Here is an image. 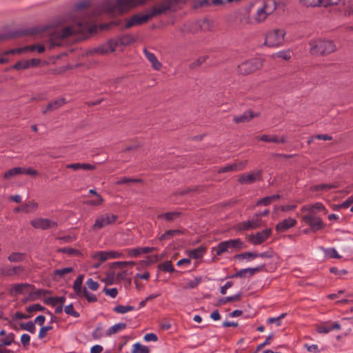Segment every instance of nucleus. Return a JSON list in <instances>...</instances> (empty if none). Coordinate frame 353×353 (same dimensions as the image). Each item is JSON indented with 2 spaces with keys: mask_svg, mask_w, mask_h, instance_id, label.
Masks as SVG:
<instances>
[{
  "mask_svg": "<svg viewBox=\"0 0 353 353\" xmlns=\"http://www.w3.org/2000/svg\"><path fill=\"white\" fill-rule=\"evenodd\" d=\"M159 269L164 272H174L175 270L170 261H166L159 265Z\"/></svg>",
  "mask_w": 353,
  "mask_h": 353,
  "instance_id": "obj_42",
  "label": "nucleus"
},
{
  "mask_svg": "<svg viewBox=\"0 0 353 353\" xmlns=\"http://www.w3.org/2000/svg\"><path fill=\"white\" fill-rule=\"evenodd\" d=\"M180 216V212H165L158 216L159 219H165L168 221H172L176 219Z\"/></svg>",
  "mask_w": 353,
  "mask_h": 353,
  "instance_id": "obj_36",
  "label": "nucleus"
},
{
  "mask_svg": "<svg viewBox=\"0 0 353 353\" xmlns=\"http://www.w3.org/2000/svg\"><path fill=\"white\" fill-rule=\"evenodd\" d=\"M21 270V267H12L1 269V274L5 276H12L19 273Z\"/></svg>",
  "mask_w": 353,
  "mask_h": 353,
  "instance_id": "obj_38",
  "label": "nucleus"
},
{
  "mask_svg": "<svg viewBox=\"0 0 353 353\" xmlns=\"http://www.w3.org/2000/svg\"><path fill=\"white\" fill-rule=\"evenodd\" d=\"M241 294L239 293V294H235L234 296L225 297L221 300V302L223 304H225L228 302L239 301L241 299Z\"/></svg>",
  "mask_w": 353,
  "mask_h": 353,
  "instance_id": "obj_53",
  "label": "nucleus"
},
{
  "mask_svg": "<svg viewBox=\"0 0 353 353\" xmlns=\"http://www.w3.org/2000/svg\"><path fill=\"white\" fill-rule=\"evenodd\" d=\"M300 3L307 7L323 6L337 5L340 0H299Z\"/></svg>",
  "mask_w": 353,
  "mask_h": 353,
  "instance_id": "obj_15",
  "label": "nucleus"
},
{
  "mask_svg": "<svg viewBox=\"0 0 353 353\" xmlns=\"http://www.w3.org/2000/svg\"><path fill=\"white\" fill-rule=\"evenodd\" d=\"M296 224V219L288 218L278 223L275 227V230L278 233H282L294 227Z\"/></svg>",
  "mask_w": 353,
  "mask_h": 353,
  "instance_id": "obj_18",
  "label": "nucleus"
},
{
  "mask_svg": "<svg viewBox=\"0 0 353 353\" xmlns=\"http://www.w3.org/2000/svg\"><path fill=\"white\" fill-rule=\"evenodd\" d=\"M118 219V216L113 214H103L98 216L93 225V230H98L105 226L113 224Z\"/></svg>",
  "mask_w": 353,
  "mask_h": 353,
  "instance_id": "obj_9",
  "label": "nucleus"
},
{
  "mask_svg": "<svg viewBox=\"0 0 353 353\" xmlns=\"http://www.w3.org/2000/svg\"><path fill=\"white\" fill-rule=\"evenodd\" d=\"M276 7V2L274 0H265L263 6L258 8L252 16L254 23H261L264 22L268 16L275 11Z\"/></svg>",
  "mask_w": 353,
  "mask_h": 353,
  "instance_id": "obj_4",
  "label": "nucleus"
},
{
  "mask_svg": "<svg viewBox=\"0 0 353 353\" xmlns=\"http://www.w3.org/2000/svg\"><path fill=\"white\" fill-rule=\"evenodd\" d=\"M261 173L260 172H252L247 174H242L239 181L241 183L250 184L256 181L260 180Z\"/></svg>",
  "mask_w": 353,
  "mask_h": 353,
  "instance_id": "obj_20",
  "label": "nucleus"
},
{
  "mask_svg": "<svg viewBox=\"0 0 353 353\" xmlns=\"http://www.w3.org/2000/svg\"><path fill=\"white\" fill-rule=\"evenodd\" d=\"M134 264H135V263L133 261H117V262H114L113 263L114 266H116V267H118L120 268H123L125 267H127L128 265H133Z\"/></svg>",
  "mask_w": 353,
  "mask_h": 353,
  "instance_id": "obj_62",
  "label": "nucleus"
},
{
  "mask_svg": "<svg viewBox=\"0 0 353 353\" xmlns=\"http://www.w3.org/2000/svg\"><path fill=\"white\" fill-rule=\"evenodd\" d=\"M112 40L115 43V49L119 46L130 45L134 41V38L130 34L123 35L117 38L112 39Z\"/></svg>",
  "mask_w": 353,
  "mask_h": 353,
  "instance_id": "obj_22",
  "label": "nucleus"
},
{
  "mask_svg": "<svg viewBox=\"0 0 353 353\" xmlns=\"http://www.w3.org/2000/svg\"><path fill=\"white\" fill-rule=\"evenodd\" d=\"M301 210L303 212H307L309 213L314 214V210L316 211H323L325 213H327V210L325 208V206L321 203H316L313 205H303L301 208Z\"/></svg>",
  "mask_w": 353,
  "mask_h": 353,
  "instance_id": "obj_25",
  "label": "nucleus"
},
{
  "mask_svg": "<svg viewBox=\"0 0 353 353\" xmlns=\"http://www.w3.org/2000/svg\"><path fill=\"white\" fill-rule=\"evenodd\" d=\"M286 31L283 28H274L269 30L265 37L264 45L271 48H278L284 43Z\"/></svg>",
  "mask_w": 353,
  "mask_h": 353,
  "instance_id": "obj_5",
  "label": "nucleus"
},
{
  "mask_svg": "<svg viewBox=\"0 0 353 353\" xmlns=\"http://www.w3.org/2000/svg\"><path fill=\"white\" fill-rule=\"evenodd\" d=\"M14 334L10 333L0 339L2 345H10L14 341Z\"/></svg>",
  "mask_w": 353,
  "mask_h": 353,
  "instance_id": "obj_51",
  "label": "nucleus"
},
{
  "mask_svg": "<svg viewBox=\"0 0 353 353\" xmlns=\"http://www.w3.org/2000/svg\"><path fill=\"white\" fill-rule=\"evenodd\" d=\"M33 288L32 285L28 283H18L11 285L9 292L12 296L22 294L29 292Z\"/></svg>",
  "mask_w": 353,
  "mask_h": 353,
  "instance_id": "obj_17",
  "label": "nucleus"
},
{
  "mask_svg": "<svg viewBox=\"0 0 353 353\" xmlns=\"http://www.w3.org/2000/svg\"><path fill=\"white\" fill-rule=\"evenodd\" d=\"M241 0H212V3L215 6L222 5L224 3H238Z\"/></svg>",
  "mask_w": 353,
  "mask_h": 353,
  "instance_id": "obj_58",
  "label": "nucleus"
},
{
  "mask_svg": "<svg viewBox=\"0 0 353 353\" xmlns=\"http://www.w3.org/2000/svg\"><path fill=\"white\" fill-rule=\"evenodd\" d=\"M236 257L238 259H248L249 261H252L254 259L258 257V253L248 252H245V253H242V254H238L236 256Z\"/></svg>",
  "mask_w": 353,
  "mask_h": 353,
  "instance_id": "obj_47",
  "label": "nucleus"
},
{
  "mask_svg": "<svg viewBox=\"0 0 353 353\" xmlns=\"http://www.w3.org/2000/svg\"><path fill=\"white\" fill-rule=\"evenodd\" d=\"M73 272V268L71 267L64 268L62 269L55 270L54 272V275L59 276L60 277H63L67 274Z\"/></svg>",
  "mask_w": 353,
  "mask_h": 353,
  "instance_id": "obj_48",
  "label": "nucleus"
},
{
  "mask_svg": "<svg viewBox=\"0 0 353 353\" xmlns=\"http://www.w3.org/2000/svg\"><path fill=\"white\" fill-rule=\"evenodd\" d=\"M134 310L135 307L134 306L119 305L114 307V311L119 314H125Z\"/></svg>",
  "mask_w": 353,
  "mask_h": 353,
  "instance_id": "obj_40",
  "label": "nucleus"
},
{
  "mask_svg": "<svg viewBox=\"0 0 353 353\" xmlns=\"http://www.w3.org/2000/svg\"><path fill=\"white\" fill-rule=\"evenodd\" d=\"M258 140L264 141V142H273L276 143H285V138L284 137H282L281 138H278L276 136H269L267 134H263L261 137H257L256 138Z\"/></svg>",
  "mask_w": 353,
  "mask_h": 353,
  "instance_id": "obj_31",
  "label": "nucleus"
},
{
  "mask_svg": "<svg viewBox=\"0 0 353 353\" xmlns=\"http://www.w3.org/2000/svg\"><path fill=\"white\" fill-rule=\"evenodd\" d=\"M341 329V325L337 322H334L332 323H325L317 327V331L319 333L327 334L332 330H339Z\"/></svg>",
  "mask_w": 353,
  "mask_h": 353,
  "instance_id": "obj_21",
  "label": "nucleus"
},
{
  "mask_svg": "<svg viewBox=\"0 0 353 353\" xmlns=\"http://www.w3.org/2000/svg\"><path fill=\"white\" fill-rule=\"evenodd\" d=\"M83 280V275H79L77 276L73 283V289L79 296H82V292L84 290V288H82Z\"/></svg>",
  "mask_w": 353,
  "mask_h": 353,
  "instance_id": "obj_33",
  "label": "nucleus"
},
{
  "mask_svg": "<svg viewBox=\"0 0 353 353\" xmlns=\"http://www.w3.org/2000/svg\"><path fill=\"white\" fill-rule=\"evenodd\" d=\"M28 51L37 50L39 53H43L45 51V46L42 44H34L32 46H28Z\"/></svg>",
  "mask_w": 353,
  "mask_h": 353,
  "instance_id": "obj_57",
  "label": "nucleus"
},
{
  "mask_svg": "<svg viewBox=\"0 0 353 353\" xmlns=\"http://www.w3.org/2000/svg\"><path fill=\"white\" fill-rule=\"evenodd\" d=\"M21 328L30 332L32 334H34L36 332V327L34 323L29 321L27 323H23L21 324Z\"/></svg>",
  "mask_w": 353,
  "mask_h": 353,
  "instance_id": "obj_43",
  "label": "nucleus"
},
{
  "mask_svg": "<svg viewBox=\"0 0 353 353\" xmlns=\"http://www.w3.org/2000/svg\"><path fill=\"white\" fill-rule=\"evenodd\" d=\"M184 2L185 0H163L145 13L140 12L126 19L125 28H130L133 26H140L148 22L154 17L161 15L168 11H175Z\"/></svg>",
  "mask_w": 353,
  "mask_h": 353,
  "instance_id": "obj_2",
  "label": "nucleus"
},
{
  "mask_svg": "<svg viewBox=\"0 0 353 353\" xmlns=\"http://www.w3.org/2000/svg\"><path fill=\"white\" fill-rule=\"evenodd\" d=\"M64 311L67 314L71 315L74 317L77 318V317L79 316V314L74 310L72 304H70V305L65 306Z\"/></svg>",
  "mask_w": 353,
  "mask_h": 353,
  "instance_id": "obj_55",
  "label": "nucleus"
},
{
  "mask_svg": "<svg viewBox=\"0 0 353 353\" xmlns=\"http://www.w3.org/2000/svg\"><path fill=\"white\" fill-rule=\"evenodd\" d=\"M66 168L68 169H72L74 171L79 170H92L95 168V166L91 164L88 163H70L67 164Z\"/></svg>",
  "mask_w": 353,
  "mask_h": 353,
  "instance_id": "obj_28",
  "label": "nucleus"
},
{
  "mask_svg": "<svg viewBox=\"0 0 353 353\" xmlns=\"http://www.w3.org/2000/svg\"><path fill=\"white\" fill-rule=\"evenodd\" d=\"M183 234V231L181 230H170L162 234L159 239L160 241H165L171 239L172 237L181 235Z\"/></svg>",
  "mask_w": 353,
  "mask_h": 353,
  "instance_id": "obj_29",
  "label": "nucleus"
},
{
  "mask_svg": "<svg viewBox=\"0 0 353 353\" xmlns=\"http://www.w3.org/2000/svg\"><path fill=\"white\" fill-rule=\"evenodd\" d=\"M325 254L328 258L340 259L341 257L334 248L325 249Z\"/></svg>",
  "mask_w": 353,
  "mask_h": 353,
  "instance_id": "obj_49",
  "label": "nucleus"
},
{
  "mask_svg": "<svg viewBox=\"0 0 353 353\" xmlns=\"http://www.w3.org/2000/svg\"><path fill=\"white\" fill-rule=\"evenodd\" d=\"M148 0H108L96 8L92 14L85 12L89 6L88 1L77 3L74 10L69 14L60 17L49 26L38 28L35 34H41L50 49L60 46L64 40L73 35L84 36L92 33L95 30L94 18L102 13L108 14L115 12L128 11L138 6L145 3Z\"/></svg>",
  "mask_w": 353,
  "mask_h": 353,
  "instance_id": "obj_1",
  "label": "nucleus"
},
{
  "mask_svg": "<svg viewBox=\"0 0 353 353\" xmlns=\"http://www.w3.org/2000/svg\"><path fill=\"white\" fill-rule=\"evenodd\" d=\"M310 52L312 55H325L336 50V45L331 40L321 38L312 39L309 42Z\"/></svg>",
  "mask_w": 353,
  "mask_h": 353,
  "instance_id": "obj_3",
  "label": "nucleus"
},
{
  "mask_svg": "<svg viewBox=\"0 0 353 353\" xmlns=\"http://www.w3.org/2000/svg\"><path fill=\"white\" fill-rule=\"evenodd\" d=\"M145 56L146 57L147 59L152 64V68L155 70H159L161 68V63L158 61L156 56L152 53L147 50H144L143 51Z\"/></svg>",
  "mask_w": 353,
  "mask_h": 353,
  "instance_id": "obj_26",
  "label": "nucleus"
},
{
  "mask_svg": "<svg viewBox=\"0 0 353 353\" xmlns=\"http://www.w3.org/2000/svg\"><path fill=\"white\" fill-rule=\"evenodd\" d=\"M201 278L196 277L193 280H189L187 281L184 288L185 289H193L196 288L201 283Z\"/></svg>",
  "mask_w": 353,
  "mask_h": 353,
  "instance_id": "obj_44",
  "label": "nucleus"
},
{
  "mask_svg": "<svg viewBox=\"0 0 353 353\" xmlns=\"http://www.w3.org/2000/svg\"><path fill=\"white\" fill-rule=\"evenodd\" d=\"M30 341V336L28 334H23L21 336V342L23 346L29 345Z\"/></svg>",
  "mask_w": 353,
  "mask_h": 353,
  "instance_id": "obj_64",
  "label": "nucleus"
},
{
  "mask_svg": "<svg viewBox=\"0 0 353 353\" xmlns=\"http://www.w3.org/2000/svg\"><path fill=\"white\" fill-rule=\"evenodd\" d=\"M28 51V46L22 48H18L16 49H12L6 51L3 54L4 55H8V54H21L24 53Z\"/></svg>",
  "mask_w": 353,
  "mask_h": 353,
  "instance_id": "obj_45",
  "label": "nucleus"
},
{
  "mask_svg": "<svg viewBox=\"0 0 353 353\" xmlns=\"http://www.w3.org/2000/svg\"><path fill=\"white\" fill-rule=\"evenodd\" d=\"M16 175H18L17 170L16 168H12L4 173L3 177L6 179H9Z\"/></svg>",
  "mask_w": 353,
  "mask_h": 353,
  "instance_id": "obj_61",
  "label": "nucleus"
},
{
  "mask_svg": "<svg viewBox=\"0 0 353 353\" xmlns=\"http://www.w3.org/2000/svg\"><path fill=\"white\" fill-rule=\"evenodd\" d=\"M115 50V43L112 41V39H110L106 43H104L97 48L90 50L88 54L90 55H105L109 53L113 52Z\"/></svg>",
  "mask_w": 353,
  "mask_h": 353,
  "instance_id": "obj_11",
  "label": "nucleus"
},
{
  "mask_svg": "<svg viewBox=\"0 0 353 353\" xmlns=\"http://www.w3.org/2000/svg\"><path fill=\"white\" fill-rule=\"evenodd\" d=\"M103 292H105V294L106 295L110 296L112 298H115L118 294L117 289L115 288H104Z\"/></svg>",
  "mask_w": 353,
  "mask_h": 353,
  "instance_id": "obj_59",
  "label": "nucleus"
},
{
  "mask_svg": "<svg viewBox=\"0 0 353 353\" xmlns=\"http://www.w3.org/2000/svg\"><path fill=\"white\" fill-rule=\"evenodd\" d=\"M280 196L279 194H274L269 196L264 197L259 200L256 203L257 205H268L272 202L279 199Z\"/></svg>",
  "mask_w": 353,
  "mask_h": 353,
  "instance_id": "obj_35",
  "label": "nucleus"
},
{
  "mask_svg": "<svg viewBox=\"0 0 353 353\" xmlns=\"http://www.w3.org/2000/svg\"><path fill=\"white\" fill-rule=\"evenodd\" d=\"M31 225L37 229L46 230L56 227L57 223L48 219L38 218L32 220Z\"/></svg>",
  "mask_w": 353,
  "mask_h": 353,
  "instance_id": "obj_16",
  "label": "nucleus"
},
{
  "mask_svg": "<svg viewBox=\"0 0 353 353\" xmlns=\"http://www.w3.org/2000/svg\"><path fill=\"white\" fill-rule=\"evenodd\" d=\"M262 66L261 59H252L242 63L238 66V72L241 74H248L252 73Z\"/></svg>",
  "mask_w": 353,
  "mask_h": 353,
  "instance_id": "obj_7",
  "label": "nucleus"
},
{
  "mask_svg": "<svg viewBox=\"0 0 353 353\" xmlns=\"http://www.w3.org/2000/svg\"><path fill=\"white\" fill-rule=\"evenodd\" d=\"M261 225V219H259L256 214L252 219L243 221L237 225V230L239 231L250 230L259 228Z\"/></svg>",
  "mask_w": 353,
  "mask_h": 353,
  "instance_id": "obj_13",
  "label": "nucleus"
},
{
  "mask_svg": "<svg viewBox=\"0 0 353 353\" xmlns=\"http://www.w3.org/2000/svg\"><path fill=\"white\" fill-rule=\"evenodd\" d=\"M37 208V203L33 201H29L21 205L22 212L29 213L34 212Z\"/></svg>",
  "mask_w": 353,
  "mask_h": 353,
  "instance_id": "obj_37",
  "label": "nucleus"
},
{
  "mask_svg": "<svg viewBox=\"0 0 353 353\" xmlns=\"http://www.w3.org/2000/svg\"><path fill=\"white\" fill-rule=\"evenodd\" d=\"M255 117V114L253 113V112L249 110L245 112L243 114L240 116H234V121L236 123H246L250 121L252 118Z\"/></svg>",
  "mask_w": 353,
  "mask_h": 353,
  "instance_id": "obj_27",
  "label": "nucleus"
},
{
  "mask_svg": "<svg viewBox=\"0 0 353 353\" xmlns=\"http://www.w3.org/2000/svg\"><path fill=\"white\" fill-rule=\"evenodd\" d=\"M103 202V198L99 194H97L96 199L88 201V203L92 205H99Z\"/></svg>",
  "mask_w": 353,
  "mask_h": 353,
  "instance_id": "obj_63",
  "label": "nucleus"
},
{
  "mask_svg": "<svg viewBox=\"0 0 353 353\" xmlns=\"http://www.w3.org/2000/svg\"><path fill=\"white\" fill-rule=\"evenodd\" d=\"M206 250L203 247H199L196 249L191 250L188 252L190 257L195 259H201L205 254Z\"/></svg>",
  "mask_w": 353,
  "mask_h": 353,
  "instance_id": "obj_34",
  "label": "nucleus"
},
{
  "mask_svg": "<svg viewBox=\"0 0 353 353\" xmlns=\"http://www.w3.org/2000/svg\"><path fill=\"white\" fill-rule=\"evenodd\" d=\"M125 252L122 251L110 250V251H99L97 252L92 255L93 259L104 262L108 259L124 258Z\"/></svg>",
  "mask_w": 353,
  "mask_h": 353,
  "instance_id": "obj_8",
  "label": "nucleus"
},
{
  "mask_svg": "<svg viewBox=\"0 0 353 353\" xmlns=\"http://www.w3.org/2000/svg\"><path fill=\"white\" fill-rule=\"evenodd\" d=\"M272 230L270 228L265 229L255 234L250 236V241L254 245H259L266 241L271 235Z\"/></svg>",
  "mask_w": 353,
  "mask_h": 353,
  "instance_id": "obj_14",
  "label": "nucleus"
},
{
  "mask_svg": "<svg viewBox=\"0 0 353 353\" xmlns=\"http://www.w3.org/2000/svg\"><path fill=\"white\" fill-rule=\"evenodd\" d=\"M86 285L90 290H94V291L97 290L99 286V283L97 282L93 281L92 279H88L86 281Z\"/></svg>",
  "mask_w": 353,
  "mask_h": 353,
  "instance_id": "obj_60",
  "label": "nucleus"
},
{
  "mask_svg": "<svg viewBox=\"0 0 353 353\" xmlns=\"http://www.w3.org/2000/svg\"><path fill=\"white\" fill-rule=\"evenodd\" d=\"M125 255L127 254L128 256L137 257L141 255L139 248L133 249H125L124 250Z\"/></svg>",
  "mask_w": 353,
  "mask_h": 353,
  "instance_id": "obj_54",
  "label": "nucleus"
},
{
  "mask_svg": "<svg viewBox=\"0 0 353 353\" xmlns=\"http://www.w3.org/2000/svg\"><path fill=\"white\" fill-rule=\"evenodd\" d=\"M302 220L307 224L314 232L320 230L324 227L322 219L312 213L307 212V214L302 216Z\"/></svg>",
  "mask_w": 353,
  "mask_h": 353,
  "instance_id": "obj_10",
  "label": "nucleus"
},
{
  "mask_svg": "<svg viewBox=\"0 0 353 353\" xmlns=\"http://www.w3.org/2000/svg\"><path fill=\"white\" fill-rule=\"evenodd\" d=\"M23 259V254L19 252L12 253L8 256V260L11 262H18L22 261Z\"/></svg>",
  "mask_w": 353,
  "mask_h": 353,
  "instance_id": "obj_52",
  "label": "nucleus"
},
{
  "mask_svg": "<svg viewBox=\"0 0 353 353\" xmlns=\"http://www.w3.org/2000/svg\"><path fill=\"white\" fill-rule=\"evenodd\" d=\"M38 28H28L23 30L13 31L9 33L0 34V41L9 40L12 38L28 35L35 34L37 32Z\"/></svg>",
  "mask_w": 353,
  "mask_h": 353,
  "instance_id": "obj_12",
  "label": "nucleus"
},
{
  "mask_svg": "<svg viewBox=\"0 0 353 353\" xmlns=\"http://www.w3.org/2000/svg\"><path fill=\"white\" fill-rule=\"evenodd\" d=\"M272 57L276 58H281L283 60H289L291 58V52L289 50H281L278 52H276L272 54Z\"/></svg>",
  "mask_w": 353,
  "mask_h": 353,
  "instance_id": "obj_41",
  "label": "nucleus"
},
{
  "mask_svg": "<svg viewBox=\"0 0 353 353\" xmlns=\"http://www.w3.org/2000/svg\"><path fill=\"white\" fill-rule=\"evenodd\" d=\"M264 268V265H260L256 268H245L241 270L240 271L237 272L236 274L232 276V278H237V277H246V276H250L254 275V274L259 272Z\"/></svg>",
  "mask_w": 353,
  "mask_h": 353,
  "instance_id": "obj_19",
  "label": "nucleus"
},
{
  "mask_svg": "<svg viewBox=\"0 0 353 353\" xmlns=\"http://www.w3.org/2000/svg\"><path fill=\"white\" fill-rule=\"evenodd\" d=\"M132 353H149V349L140 343H137L132 345Z\"/></svg>",
  "mask_w": 353,
  "mask_h": 353,
  "instance_id": "obj_39",
  "label": "nucleus"
},
{
  "mask_svg": "<svg viewBox=\"0 0 353 353\" xmlns=\"http://www.w3.org/2000/svg\"><path fill=\"white\" fill-rule=\"evenodd\" d=\"M126 328V323H119L111 326L108 330H106L105 336H110L112 334L123 331Z\"/></svg>",
  "mask_w": 353,
  "mask_h": 353,
  "instance_id": "obj_32",
  "label": "nucleus"
},
{
  "mask_svg": "<svg viewBox=\"0 0 353 353\" xmlns=\"http://www.w3.org/2000/svg\"><path fill=\"white\" fill-rule=\"evenodd\" d=\"M44 310H45V307L39 303L30 305L28 307H27V308H26L27 312H28L30 313L37 312V311H43Z\"/></svg>",
  "mask_w": 353,
  "mask_h": 353,
  "instance_id": "obj_56",
  "label": "nucleus"
},
{
  "mask_svg": "<svg viewBox=\"0 0 353 353\" xmlns=\"http://www.w3.org/2000/svg\"><path fill=\"white\" fill-rule=\"evenodd\" d=\"M246 164L245 161H240L238 163H234L232 164L228 165L226 166H224L219 170V172H230V171H237L241 170L243 168H245Z\"/></svg>",
  "mask_w": 353,
  "mask_h": 353,
  "instance_id": "obj_24",
  "label": "nucleus"
},
{
  "mask_svg": "<svg viewBox=\"0 0 353 353\" xmlns=\"http://www.w3.org/2000/svg\"><path fill=\"white\" fill-rule=\"evenodd\" d=\"M82 296H85L88 301L90 303H94L97 301V296L94 294L90 293L85 287L82 292Z\"/></svg>",
  "mask_w": 353,
  "mask_h": 353,
  "instance_id": "obj_50",
  "label": "nucleus"
},
{
  "mask_svg": "<svg viewBox=\"0 0 353 353\" xmlns=\"http://www.w3.org/2000/svg\"><path fill=\"white\" fill-rule=\"evenodd\" d=\"M339 187L338 183L330 184H318L314 185L310 188L311 191L327 192L330 189L336 188Z\"/></svg>",
  "mask_w": 353,
  "mask_h": 353,
  "instance_id": "obj_30",
  "label": "nucleus"
},
{
  "mask_svg": "<svg viewBox=\"0 0 353 353\" xmlns=\"http://www.w3.org/2000/svg\"><path fill=\"white\" fill-rule=\"evenodd\" d=\"M28 68L29 63L27 60L19 61L12 66V68L17 70H24Z\"/></svg>",
  "mask_w": 353,
  "mask_h": 353,
  "instance_id": "obj_46",
  "label": "nucleus"
},
{
  "mask_svg": "<svg viewBox=\"0 0 353 353\" xmlns=\"http://www.w3.org/2000/svg\"><path fill=\"white\" fill-rule=\"evenodd\" d=\"M243 243L239 239H231L221 242L215 249L217 255H221L225 252H232L234 249L242 248Z\"/></svg>",
  "mask_w": 353,
  "mask_h": 353,
  "instance_id": "obj_6",
  "label": "nucleus"
},
{
  "mask_svg": "<svg viewBox=\"0 0 353 353\" xmlns=\"http://www.w3.org/2000/svg\"><path fill=\"white\" fill-rule=\"evenodd\" d=\"M65 103L64 98H60L54 101H51L48 105L42 109V113L46 114L48 112L54 111L60 107H61Z\"/></svg>",
  "mask_w": 353,
  "mask_h": 353,
  "instance_id": "obj_23",
  "label": "nucleus"
}]
</instances>
